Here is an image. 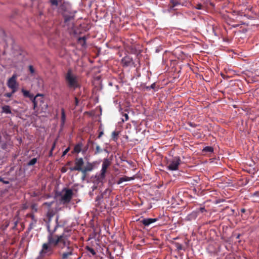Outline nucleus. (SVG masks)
Segmentation results:
<instances>
[{"mask_svg": "<svg viewBox=\"0 0 259 259\" xmlns=\"http://www.w3.org/2000/svg\"><path fill=\"white\" fill-rule=\"evenodd\" d=\"M58 220L59 215H57L56 218V224L53 230H51L49 225L48 226V242L42 244L39 255L35 259H41L45 256H51L54 252V247L59 249L66 247L67 251L61 254V259H69L73 254L74 248L69 239L70 235L68 234L70 231L65 229L61 234H55L57 228L61 226L58 224Z\"/></svg>", "mask_w": 259, "mask_h": 259, "instance_id": "obj_1", "label": "nucleus"}, {"mask_svg": "<svg viewBox=\"0 0 259 259\" xmlns=\"http://www.w3.org/2000/svg\"><path fill=\"white\" fill-rule=\"evenodd\" d=\"M64 77L67 87L69 89L75 90L80 88L77 76L73 73L71 69H68Z\"/></svg>", "mask_w": 259, "mask_h": 259, "instance_id": "obj_2", "label": "nucleus"}, {"mask_svg": "<svg viewBox=\"0 0 259 259\" xmlns=\"http://www.w3.org/2000/svg\"><path fill=\"white\" fill-rule=\"evenodd\" d=\"M32 102L33 103L34 110L38 107H40L41 109H46L48 107V105L45 103L44 95L41 94H37L34 97Z\"/></svg>", "mask_w": 259, "mask_h": 259, "instance_id": "obj_3", "label": "nucleus"}, {"mask_svg": "<svg viewBox=\"0 0 259 259\" xmlns=\"http://www.w3.org/2000/svg\"><path fill=\"white\" fill-rule=\"evenodd\" d=\"M73 191L71 189L64 188L62 190L60 201L62 203L65 204L69 203L73 196Z\"/></svg>", "mask_w": 259, "mask_h": 259, "instance_id": "obj_4", "label": "nucleus"}, {"mask_svg": "<svg viewBox=\"0 0 259 259\" xmlns=\"http://www.w3.org/2000/svg\"><path fill=\"white\" fill-rule=\"evenodd\" d=\"M181 161V158L179 156L172 157L167 161V169L170 171L178 170Z\"/></svg>", "mask_w": 259, "mask_h": 259, "instance_id": "obj_5", "label": "nucleus"}, {"mask_svg": "<svg viewBox=\"0 0 259 259\" xmlns=\"http://www.w3.org/2000/svg\"><path fill=\"white\" fill-rule=\"evenodd\" d=\"M111 164V162L108 158H104L102 164V168L101 173L99 175L98 179L100 181H102L105 178V174L106 172L107 168Z\"/></svg>", "mask_w": 259, "mask_h": 259, "instance_id": "obj_6", "label": "nucleus"}, {"mask_svg": "<svg viewBox=\"0 0 259 259\" xmlns=\"http://www.w3.org/2000/svg\"><path fill=\"white\" fill-rule=\"evenodd\" d=\"M17 77L16 74H14L8 80L7 85L13 90V93L16 92L18 89V84L16 81Z\"/></svg>", "mask_w": 259, "mask_h": 259, "instance_id": "obj_7", "label": "nucleus"}, {"mask_svg": "<svg viewBox=\"0 0 259 259\" xmlns=\"http://www.w3.org/2000/svg\"><path fill=\"white\" fill-rule=\"evenodd\" d=\"M84 164V161L82 158H76L75 160V166L71 167L69 168L71 171H81L82 166Z\"/></svg>", "mask_w": 259, "mask_h": 259, "instance_id": "obj_8", "label": "nucleus"}, {"mask_svg": "<svg viewBox=\"0 0 259 259\" xmlns=\"http://www.w3.org/2000/svg\"><path fill=\"white\" fill-rule=\"evenodd\" d=\"M121 63L123 67L131 66L134 64L133 59L128 56L124 57L121 59Z\"/></svg>", "mask_w": 259, "mask_h": 259, "instance_id": "obj_9", "label": "nucleus"}, {"mask_svg": "<svg viewBox=\"0 0 259 259\" xmlns=\"http://www.w3.org/2000/svg\"><path fill=\"white\" fill-rule=\"evenodd\" d=\"M158 220L157 218H144L140 220V222L145 227L149 226L150 224L156 222Z\"/></svg>", "mask_w": 259, "mask_h": 259, "instance_id": "obj_10", "label": "nucleus"}, {"mask_svg": "<svg viewBox=\"0 0 259 259\" xmlns=\"http://www.w3.org/2000/svg\"><path fill=\"white\" fill-rule=\"evenodd\" d=\"M75 12H70L69 14H67L66 12H64L63 14V17L64 18L65 23H67L70 20L74 19L75 16Z\"/></svg>", "mask_w": 259, "mask_h": 259, "instance_id": "obj_11", "label": "nucleus"}, {"mask_svg": "<svg viewBox=\"0 0 259 259\" xmlns=\"http://www.w3.org/2000/svg\"><path fill=\"white\" fill-rule=\"evenodd\" d=\"M94 166L90 162H88L87 165L82 168L81 172L84 175V177H85L86 174L88 171H91L93 169Z\"/></svg>", "mask_w": 259, "mask_h": 259, "instance_id": "obj_12", "label": "nucleus"}, {"mask_svg": "<svg viewBox=\"0 0 259 259\" xmlns=\"http://www.w3.org/2000/svg\"><path fill=\"white\" fill-rule=\"evenodd\" d=\"M30 217L32 220V221L30 223L28 228V231H31L34 228V227L35 226L37 223V219L35 218V216L33 214H30Z\"/></svg>", "mask_w": 259, "mask_h": 259, "instance_id": "obj_13", "label": "nucleus"}, {"mask_svg": "<svg viewBox=\"0 0 259 259\" xmlns=\"http://www.w3.org/2000/svg\"><path fill=\"white\" fill-rule=\"evenodd\" d=\"M21 92L24 97L29 98L31 101L32 100L34 96L33 94H31L29 91L22 89Z\"/></svg>", "mask_w": 259, "mask_h": 259, "instance_id": "obj_14", "label": "nucleus"}, {"mask_svg": "<svg viewBox=\"0 0 259 259\" xmlns=\"http://www.w3.org/2000/svg\"><path fill=\"white\" fill-rule=\"evenodd\" d=\"M82 147V144L81 142H79L78 143H77L76 145H75V146L74 147V149H73L74 152L78 153L80 152H81Z\"/></svg>", "mask_w": 259, "mask_h": 259, "instance_id": "obj_15", "label": "nucleus"}, {"mask_svg": "<svg viewBox=\"0 0 259 259\" xmlns=\"http://www.w3.org/2000/svg\"><path fill=\"white\" fill-rule=\"evenodd\" d=\"M133 178H130V177H126V176H124V177L120 178L119 179V180H118V181H117V184L118 185H119V184H121V183H122L124 182H127V181H130V180H133Z\"/></svg>", "mask_w": 259, "mask_h": 259, "instance_id": "obj_16", "label": "nucleus"}, {"mask_svg": "<svg viewBox=\"0 0 259 259\" xmlns=\"http://www.w3.org/2000/svg\"><path fill=\"white\" fill-rule=\"evenodd\" d=\"M61 111V125L62 126H63L65 124V120H66V115H65V110H64V108H62Z\"/></svg>", "mask_w": 259, "mask_h": 259, "instance_id": "obj_17", "label": "nucleus"}, {"mask_svg": "<svg viewBox=\"0 0 259 259\" xmlns=\"http://www.w3.org/2000/svg\"><path fill=\"white\" fill-rule=\"evenodd\" d=\"M54 212L53 211H50L47 213V217L48 218L49 220H48V222L47 224V227L48 228V226L49 225L50 229L51 230H52L51 229L50 222L52 218L54 216ZM54 229V228L52 230H53Z\"/></svg>", "mask_w": 259, "mask_h": 259, "instance_id": "obj_18", "label": "nucleus"}, {"mask_svg": "<svg viewBox=\"0 0 259 259\" xmlns=\"http://www.w3.org/2000/svg\"><path fill=\"white\" fill-rule=\"evenodd\" d=\"M198 211H197L196 209L194 211H193L190 214H189L188 216L189 220H195L198 215Z\"/></svg>", "mask_w": 259, "mask_h": 259, "instance_id": "obj_19", "label": "nucleus"}, {"mask_svg": "<svg viewBox=\"0 0 259 259\" xmlns=\"http://www.w3.org/2000/svg\"><path fill=\"white\" fill-rule=\"evenodd\" d=\"M111 193V190L106 189L104 192L101 193V195L105 198L109 197Z\"/></svg>", "mask_w": 259, "mask_h": 259, "instance_id": "obj_20", "label": "nucleus"}, {"mask_svg": "<svg viewBox=\"0 0 259 259\" xmlns=\"http://www.w3.org/2000/svg\"><path fill=\"white\" fill-rule=\"evenodd\" d=\"M2 111L3 112L7 113V114H11V110L10 107L8 105H5L2 107Z\"/></svg>", "mask_w": 259, "mask_h": 259, "instance_id": "obj_21", "label": "nucleus"}, {"mask_svg": "<svg viewBox=\"0 0 259 259\" xmlns=\"http://www.w3.org/2000/svg\"><path fill=\"white\" fill-rule=\"evenodd\" d=\"M202 151L206 153H212L213 152V148L211 146H206L203 148Z\"/></svg>", "mask_w": 259, "mask_h": 259, "instance_id": "obj_22", "label": "nucleus"}, {"mask_svg": "<svg viewBox=\"0 0 259 259\" xmlns=\"http://www.w3.org/2000/svg\"><path fill=\"white\" fill-rule=\"evenodd\" d=\"M78 42L81 43L82 46H85L86 44V37L85 36L79 37L78 39Z\"/></svg>", "mask_w": 259, "mask_h": 259, "instance_id": "obj_23", "label": "nucleus"}, {"mask_svg": "<svg viewBox=\"0 0 259 259\" xmlns=\"http://www.w3.org/2000/svg\"><path fill=\"white\" fill-rule=\"evenodd\" d=\"M170 3L172 6L170 7V9H173L175 7L180 5V3L177 0H170Z\"/></svg>", "mask_w": 259, "mask_h": 259, "instance_id": "obj_24", "label": "nucleus"}, {"mask_svg": "<svg viewBox=\"0 0 259 259\" xmlns=\"http://www.w3.org/2000/svg\"><path fill=\"white\" fill-rule=\"evenodd\" d=\"M0 183L2 184L1 185L2 186L4 184H9L10 182L7 179L0 178Z\"/></svg>", "mask_w": 259, "mask_h": 259, "instance_id": "obj_25", "label": "nucleus"}, {"mask_svg": "<svg viewBox=\"0 0 259 259\" xmlns=\"http://www.w3.org/2000/svg\"><path fill=\"white\" fill-rule=\"evenodd\" d=\"M85 249L89 251L93 255H95L96 254V252L95 251V250L93 248H92L89 246H87L85 247Z\"/></svg>", "mask_w": 259, "mask_h": 259, "instance_id": "obj_26", "label": "nucleus"}, {"mask_svg": "<svg viewBox=\"0 0 259 259\" xmlns=\"http://www.w3.org/2000/svg\"><path fill=\"white\" fill-rule=\"evenodd\" d=\"M156 87V83L155 82L153 83L150 86H145L144 89L146 91H149L150 89L154 90Z\"/></svg>", "mask_w": 259, "mask_h": 259, "instance_id": "obj_27", "label": "nucleus"}, {"mask_svg": "<svg viewBox=\"0 0 259 259\" xmlns=\"http://www.w3.org/2000/svg\"><path fill=\"white\" fill-rule=\"evenodd\" d=\"M118 133L116 132V131H114L112 132V139L114 140V141H116L118 139Z\"/></svg>", "mask_w": 259, "mask_h": 259, "instance_id": "obj_28", "label": "nucleus"}, {"mask_svg": "<svg viewBox=\"0 0 259 259\" xmlns=\"http://www.w3.org/2000/svg\"><path fill=\"white\" fill-rule=\"evenodd\" d=\"M36 161H37V159L36 158H33L32 159H31L28 163H27V165H33L34 164H35L36 163Z\"/></svg>", "mask_w": 259, "mask_h": 259, "instance_id": "obj_29", "label": "nucleus"}, {"mask_svg": "<svg viewBox=\"0 0 259 259\" xmlns=\"http://www.w3.org/2000/svg\"><path fill=\"white\" fill-rule=\"evenodd\" d=\"M197 211H198V213H204L206 212L207 210L205 209V207H200L199 208L196 209Z\"/></svg>", "mask_w": 259, "mask_h": 259, "instance_id": "obj_30", "label": "nucleus"}, {"mask_svg": "<svg viewBox=\"0 0 259 259\" xmlns=\"http://www.w3.org/2000/svg\"><path fill=\"white\" fill-rule=\"evenodd\" d=\"M175 246L177 249L179 251L183 249V246L182 245L178 242H176L175 243Z\"/></svg>", "mask_w": 259, "mask_h": 259, "instance_id": "obj_31", "label": "nucleus"}, {"mask_svg": "<svg viewBox=\"0 0 259 259\" xmlns=\"http://www.w3.org/2000/svg\"><path fill=\"white\" fill-rule=\"evenodd\" d=\"M102 151V150L100 148V147L99 145H97L96 147V151L95 152V154H97L101 153Z\"/></svg>", "mask_w": 259, "mask_h": 259, "instance_id": "obj_32", "label": "nucleus"}, {"mask_svg": "<svg viewBox=\"0 0 259 259\" xmlns=\"http://www.w3.org/2000/svg\"><path fill=\"white\" fill-rule=\"evenodd\" d=\"M194 8L197 9V10H202L203 9V6L200 4V3H198L196 5V6H194Z\"/></svg>", "mask_w": 259, "mask_h": 259, "instance_id": "obj_33", "label": "nucleus"}, {"mask_svg": "<svg viewBox=\"0 0 259 259\" xmlns=\"http://www.w3.org/2000/svg\"><path fill=\"white\" fill-rule=\"evenodd\" d=\"M50 3L52 6H57L58 5L57 0H50Z\"/></svg>", "mask_w": 259, "mask_h": 259, "instance_id": "obj_34", "label": "nucleus"}, {"mask_svg": "<svg viewBox=\"0 0 259 259\" xmlns=\"http://www.w3.org/2000/svg\"><path fill=\"white\" fill-rule=\"evenodd\" d=\"M14 93H13V90H12V92L11 93H8L5 94L4 96L8 97V98H11L12 96V95H13V94H14Z\"/></svg>", "mask_w": 259, "mask_h": 259, "instance_id": "obj_35", "label": "nucleus"}, {"mask_svg": "<svg viewBox=\"0 0 259 259\" xmlns=\"http://www.w3.org/2000/svg\"><path fill=\"white\" fill-rule=\"evenodd\" d=\"M104 197L101 195L98 196L96 198V201L100 202L101 200L103 199Z\"/></svg>", "mask_w": 259, "mask_h": 259, "instance_id": "obj_36", "label": "nucleus"}, {"mask_svg": "<svg viewBox=\"0 0 259 259\" xmlns=\"http://www.w3.org/2000/svg\"><path fill=\"white\" fill-rule=\"evenodd\" d=\"M122 115L124 117V119H122V121H127L128 119V116L127 113H124Z\"/></svg>", "mask_w": 259, "mask_h": 259, "instance_id": "obj_37", "label": "nucleus"}, {"mask_svg": "<svg viewBox=\"0 0 259 259\" xmlns=\"http://www.w3.org/2000/svg\"><path fill=\"white\" fill-rule=\"evenodd\" d=\"M29 70L31 73L33 74L34 73V69L32 65L29 66Z\"/></svg>", "mask_w": 259, "mask_h": 259, "instance_id": "obj_38", "label": "nucleus"}, {"mask_svg": "<svg viewBox=\"0 0 259 259\" xmlns=\"http://www.w3.org/2000/svg\"><path fill=\"white\" fill-rule=\"evenodd\" d=\"M70 150V148L69 147H68L67 148H66L63 152V154H62V156H65L68 152V151H69Z\"/></svg>", "mask_w": 259, "mask_h": 259, "instance_id": "obj_39", "label": "nucleus"}, {"mask_svg": "<svg viewBox=\"0 0 259 259\" xmlns=\"http://www.w3.org/2000/svg\"><path fill=\"white\" fill-rule=\"evenodd\" d=\"M53 203V201L52 202H47L44 203V205H47L48 207H51Z\"/></svg>", "mask_w": 259, "mask_h": 259, "instance_id": "obj_40", "label": "nucleus"}, {"mask_svg": "<svg viewBox=\"0 0 259 259\" xmlns=\"http://www.w3.org/2000/svg\"><path fill=\"white\" fill-rule=\"evenodd\" d=\"M18 220L15 221L14 222V226L12 227L13 229H15L16 228L17 225L18 224Z\"/></svg>", "mask_w": 259, "mask_h": 259, "instance_id": "obj_41", "label": "nucleus"}, {"mask_svg": "<svg viewBox=\"0 0 259 259\" xmlns=\"http://www.w3.org/2000/svg\"><path fill=\"white\" fill-rule=\"evenodd\" d=\"M88 149V146H86L84 149H81V151L83 154L85 153Z\"/></svg>", "mask_w": 259, "mask_h": 259, "instance_id": "obj_42", "label": "nucleus"}, {"mask_svg": "<svg viewBox=\"0 0 259 259\" xmlns=\"http://www.w3.org/2000/svg\"><path fill=\"white\" fill-rule=\"evenodd\" d=\"M78 102H79V101H78V99L76 97H75V106H78Z\"/></svg>", "mask_w": 259, "mask_h": 259, "instance_id": "obj_43", "label": "nucleus"}, {"mask_svg": "<svg viewBox=\"0 0 259 259\" xmlns=\"http://www.w3.org/2000/svg\"><path fill=\"white\" fill-rule=\"evenodd\" d=\"M252 196H255V197H259V192L256 191V192H255L253 194H252Z\"/></svg>", "mask_w": 259, "mask_h": 259, "instance_id": "obj_44", "label": "nucleus"}, {"mask_svg": "<svg viewBox=\"0 0 259 259\" xmlns=\"http://www.w3.org/2000/svg\"><path fill=\"white\" fill-rule=\"evenodd\" d=\"M55 146H56V142H54L53 143V145H52V148H51V150H51V151H53V150H54V148H55Z\"/></svg>", "mask_w": 259, "mask_h": 259, "instance_id": "obj_45", "label": "nucleus"}, {"mask_svg": "<svg viewBox=\"0 0 259 259\" xmlns=\"http://www.w3.org/2000/svg\"><path fill=\"white\" fill-rule=\"evenodd\" d=\"M61 172H62V173H65V172H66L67 169H66V168L65 167H62V168H61Z\"/></svg>", "mask_w": 259, "mask_h": 259, "instance_id": "obj_46", "label": "nucleus"}, {"mask_svg": "<svg viewBox=\"0 0 259 259\" xmlns=\"http://www.w3.org/2000/svg\"><path fill=\"white\" fill-rule=\"evenodd\" d=\"M103 135V132L102 131V132H100V133L98 135V138H100Z\"/></svg>", "mask_w": 259, "mask_h": 259, "instance_id": "obj_47", "label": "nucleus"}, {"mask_svg": "<svg viewBox=\"0 0 259 259\" xmlns=\"http://www.w3.org/2000/svg\"><path fill=\"white\" fill-rule=\"evenodd\" d=\"M246 211V209L245 208H241V212L242 213H244Z\"/></svg>", "mask_w": 259, "mask_h": 259, "instance_id": "obj_48", "label": "nucleus"}, {"mask_svg": "<svg viewBox=\"0 0 259 259\" xmlns=\"http://www.w3.org/2000/svg\"><path fill=\"white\" fill-rule=\"evenodd\" d=\"M53 155V151L50 150L49 152V156H52Z\"/></svg>", "mask_w": 259, "mask_h": 259, "instance_id": "obj_49", "label": "nucleus"}, {"mask_svg": "<svg viewBox=\"0 0 259 259\" xmlns=\"http://www.w3.org/2000/svg\"><path fill=\"white\" fill-rule=\"evenodd\" d=\"M66 249V250H65V251H63V252H62L61 253H60V259L61 258V254H62L64 252H65V251H67V248H66H66H64V249ZM62 250H63V249Z\"/></svg>", "mask_w": 259, "mask_h": 259, "instance_id": "obj_50", "label": "nucleus"}, {"mask_svg": "<svg viewBox=\"0 0 259 259\" xmlns=\"http://www.w3.org/2000/svg\"><path fill=\"white\" fill-rule=\"evenodd\" d=\"M103 151H105V152H106V153H108V150H107L106 149H104L103 150Z\"/></svg>", "mask_w": 259, "mask_h": 259, "instance_id": "obj_51", "label": "nucleus"}, {"mask_svg": "<svg viewBox=\"0 0 259 259\" xmlns=\"http://www.w3.org/2000/svg\"><path fill=\"white\" fill-rule=\"evenodd\" d=\"M97 188V187L96 186H93V191H94L95 189H96Z\"/></svg>", "mask_w": 259, "mask_h": 259, "instance_id": "obj_52", "label": "nucleus"}, {"mask_svg": "<svg viewBox=\"0 0 259 259\" xmlns=\"http://www.w3.org/2000/svg\"><path fill=\"white\" fill-rule=\"evenodd\" d=\"M190 125L191 126H193V124H192V123H190Z\"/></svg>", "mask_w": 259, "mask_h": 259, "instance_id": "obj_53", "label": "nucleus"}, {"mask_svg": "<svg viewBox=\"0 0 259 259\" xmlns=\"http://www.w3.org/2000/svg\"><path fill=\"white\" fill-rule=\"evenodd\" d=\"M92 194H93L92 192H90V195H92Z\"/></svg>", "mask_w": 259, "mask_h": 259, "instance_id": "obj_54", "label": "nucleus"}, {"mask_svg": "<svg viewBox=\"0 0 259 259\" xmlns=\"http://www.w3.org/2000/svg\"><path fill=\"white\" fill-rule=\"evenodd\" d=\"M70 162H68L67 164H70Z\"/></svg>", "mask_w": 259, "mask_h": 259, "instance_id": "obj_55", "label": "nucleus"}]
</instances>
